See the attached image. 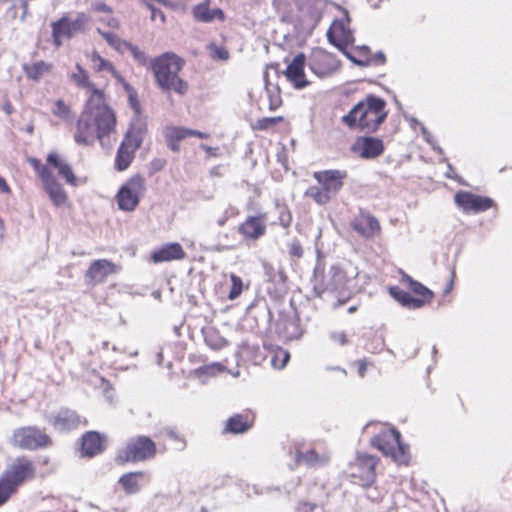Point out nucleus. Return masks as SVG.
Returning a JSON list of instances; mask_svg holds the SVG:
<instances>
[{"label":"nucleus","mask_w":512,"mask_h":512,"mask_svg":"<svg viewBox=\"0 0 512 512\" xmlns=\"http://www.w3.org/2000/svg\"><path fill=\"white\" fill-rule=\"evenodd\" d=\"M92 8L94 11L102 13L104 15L113 13V10L110 6H108L105 3L100 2V1H96V2L92 3Z\"/></svg>","instance_id":"obj_53"},{"label":"nucleus","mask_w":512,"mask_h":512,"mask_svg":"<svg viewBox=\"0 0 512 512\" xmlns=\"http://www.w3.org/2000/svg\"><path fill=\"white\" fill-rule=\"evenodd\" d=\"M29 162L33 165V167L35 168V170L38 172L39 175L41 173V170L43 168H45L44 166L41 165L40 161L35 158H31L29 160Z\"/></svg>","instance_id":"obj_58"},{"label":"nucleus","mask_w":512,"mask_h":512,"mask_svg":"<svg viewBox=\"0 0 512 512\" xmlns=\"http://www.w3.org/2000/svg\"><path fill=\"white\" fill-rule=\"evenodd\" d=\"M188 128L184 127H169L166 129L165 136L166 139H172L176 141H181L187 137H189Z\"/></svg>","instance_id":"obj_41"},{"label":"nucleus","mask_w":512,"mask_h":512,"mask_svg":"<svg viewBox=\"0 0 512 512\" xmlns=\"http://www.w3.org/2000/svg\"><path fill=\"white\" fill-rule=\"evenodd\" d=\"M97 32L107 41V43L120 53L125 52L128 41L122 40L118 35L112 32H106L97 28Z\"/></svg>","instance_id":"obj_35"},{"label":"nucleus","mask_w":512,"mask_h":512,"mask_svg":"<svg viewBox=\"0 0 512 512\" xmlns=\"http://www.w3.org/2000/svg\"><path fill=\"white\" fill-rule=\"evenodd\" d=\"M265 90L267 93L268 101H269V109L271 111L276 110L282 104V99L280 96V90L277 86H271L267 80V73H265Z\"/></svg>","instance_id":"obj_33"},{"label":"nucleus","mask_w":512,"mask_h":512,"mask_svg":"<svg viewBox=\"0 0 512 512\" xmlns=\"http://www.w3.org/2000/svg\"><path fill=\"white\" fill-rule=\"evenodd\" d=\"M371 443L385 456H390L399 464H405L409 460L408 447L401 443L400 433L394 428L381 431Z\"/></svg>","instance_id":"obj_5"},{"label":"nucleus","mask_w":512,"mask_h":512,"mask_svg":"<svg viewBox=\"0 0 512 512\" xmlns=\"http://www.w3.org/2000/svg\"><path fill=\"white\" fill-rule=\"evenodd\" d=\"M281 121H283V117L282 116L264 117V118L258 119L256 121V123L253 125V129H256V130H267L270 127L278 124Z\"/></svg>","instance_id":"obj_42"},{"label":"nucleus","mask_w":512,"mask_h":512,"mask_svg":"<svg viewBox=\"0 0 512 512\" xmlns=\"http://www.w3.org/2000/svg\"><path fill=\"white\" fill-rule=\"evenodd\" d=\"M99 21L112 29H118L120 26L118 19H116L112 14H105L103 17L99 18Z\"/></svg>","instance_id":"obj_52"},{"label":"nucleus","mask_w":512,"mask_h":512,"mask_svg":"<svg viewBox=\"0 0 512 512\" xmlns=\"http://www.w3.org/2000/svg\"><path fill=\"white\" fill-rule=\"evenodd\" d=\"M185 252L179 243H169L155 250L151 258L155 263L180 260L185 257Z\"/></svg>","instance_id":"obj_21"},{"label":"nucleus","mask_w":512,"mask_h":512,"mask_svg":"<svg viewBox=\"0 0 512 512\" xmlns=\"http://www.w3.org/2000/svg\"><path fill=\"white\" fill-rule=\"evenodd\" d=\"M249 428V423L241 415L232 416L226 422V430L235 434L244 433Z\"/></svg>","instance_id":"obj_34"},{"label":"nucleus","mask_w":512,"mask_h":512,"mask_svg":"<svg viewBox=\"0 0 512 512\" xmlns=\"http://www.w3.org/2000/svg\"><path fill=\"white\" fill-rule=\"evenodd\" d=\"M119 267L107 259L95 260L86 272V278L93 284L102 283L109 275L119 271Z\"/></svg>","instance_id":"obj_13"},{"label":"nucleus","mask_w":512,"mask_h":512,"mask_svg":"<svg viewBox=\"0 0 512 512\" xmlns=\"http://www.w3.org/2000/svg\"><path fill=\"white\" fill-rule=\"evenodd\" d=\"M220 365L219 364H212L200 367L199 369L195 370V374L201 376V375H208L213 376L216 374V372L220 371Z\"/></svg>","instance_id":"obj_48"},{"label":"nucleus","mask_w":512,"mask_h":512,"mask_svg":"<svg viewBox=\"0 0 512 512\" xmlns=\"http://www.w3.org/2000/svg\"><path fill=\"white\" fill-rule=\"evenodd\" d=\"M148 8L151 10L152 20L156 19L157 17H159L161 21L165 20L164 13L160 9L155 8L153 5H151V7Z\"/></svg>","instance_id":"obj_55"},{"label":"nucleus","mask_w":512,"mask_h":512,"mask_svg":"<svg viewBox=\"0 0 512 512\" xmlns=\"http://www.w3.org/2000/svg\"><path fill=\"white\" fill-rule=\"evenodd\" d=\"M230 280L232 282V287L229 292V299L234 300L242 293L243 282L241 278L235 274L230 275Z\"/></svg>","instance_id":"obj_43"},{"label":"nucleus","mask_w":512,"mask_h":512,"mask_svg":"<svg viewBox=\"0 0 512 512\" xmlns=\"http://www.w3.org/2000/svg\"><path fill=\"white\" fill-rule=\"evenodd\" d=\"M139 148V140H127L121 143L116 155V168L124 171L134 159V153Z\"/></svg>","instance_id":"obj_18"},{"label":"nucleus","mask_w":512,"mask_h":512,"mask_svg":"<svg viewBox=\"0 0 512 512\" xmlns=\"http://www.w3.org/2000/svg\"><path fill=\"white\" fill-rule=\"evenodd\" d=\"M167 142H168V146L171 150L173 151H179V141H176V140H172V139H167Z\"/></svg>","instance_id":"obj_61"},{"label":"nucleus","mask_w":512,"mask_h":512,"mask_svg":"<svg viewBox=\"0 0 512 512\" xmlns=\"http://www.w3.org/2000/svg\"><path fill=\"white\" fill-rule=\"evenodd\" d=\"M385 107L386 102L383 99L369 95L357 103L341 120L350 129L373 133L387 117Z\"/></svg>","instance_id":"obj_2"},{"label":"nucleus","mask_w":512,"mask_h":512,"mask_svg":"<svg viewBox=\"0 0 512 512\" xmlns=\"http://www.w3.org/2000/svg\"><path fill=\"white\" fill-rule=\"evenodd\" d=\"M52 113L64 121H71L73 114L71 109L63 100H57L52 108Z\"/></svg>","instance_id":"obj_38"},{"label":"nucleus","mask_w":512,"mask_h":512,"mask_svg":"<svg viewBox=\"0 0 512 512\" xmlns=\"http://www.w3.org/2000/svg\"><path fill=\"white\" fill-rule=\"evenodd\" d=\"M23 69L27 75L28 78L30 79H33V80H38L40 79L46 72L49 71L50 69V65L43 62V61H39V62H35L31 65H28V64H25L23 66Z\"/></svg>","instance_id":"obj_32"},{"label":"nucleus","mask_w":512,"mask_h":512,"mask_svg":"<svg viewBox=\"0 0 512 512\" xmlns=\"http://www.w3.org/2000/svg\"><path fill=\"white\" fill-rule=\"evenodd\" d=\"M71 79L78 87L85 89L89 96H93L96 92H103L90 80L88 72L80 64L76 65V71L71 74Z\"/></svg>","instance_id":"obj_26"},{"label":"nucleus","mask_w":512,"mask_h":512,"mask_svg":"<svg viewBox=\"0 0 512 512\" xmlns=\"http://www.w3.org/2000/svg\"><path fill=\"white\" fill-rule=\"evenodd\" d=\"M205 343L214 350H219L227 345L226 339L215 328L203 330Z\"/></svg>","instance_id":"obj_31"},{"label":"nucleus","mask_w":512,"mask_h":512,"mask_svg":"<svg viewBox=\"0 0 512 512\" xmlns=\"http://www.w3.org/2000/svg\"><path fill=\"white\" fill-rule=\"evenodd\" d=\"M327 38L330 43L337 47H340V42L350 44L354 41L352 31L343 20L333 22L327 32Z\"/></svg>","instance_id":"obj_20"},{"label":"nucleus","mask_w":512,"mask_h":512,"mask_svg":"<svg viewBox=\"0 0 512 512\" xmlns=\"http://www.w3.org/2000/svg\"><path fill=\"white\" fill-rule=\"evenodd\" d=\"M130 101H131V104H132V107L135 111L136 114L139 113V105H138V102L136 101L135 98H133L131 95H130Z\"/></svg>","instance_id":"obj_64"},{"label":"nucleus","mask_w":512,"mask_h":512,"mask_svg":"<svg viewBox=\"0 0 512 512\" xmlns=\"http://www.w3.org/2000/svg\"><path fill=\"white\" fill-rule=\"evenodd\" d=\"M357 272H352L349 276L347 271L342 269L339 266H331L329 272L327 274V278L324 283V288L322 290L325 291H340L345 288L346 283L350 277H355Z\"/></svg>","instance_id":"obj_17"},{"label":"nucleus","mask_w":512,"mask_h":512,"mask_svg":"<svg viewBox=\"0 0 512 512\" xmlns=\"http://www.w3.org/2000/svg\"><path fill=\"white\" fill-rule=\"evenodd\" d=\"M321 187L333 198L343 186L345 174L338 170L320 171L314 174Z\"/></svg>","instance_id":"obj_15"},{"label":"nucleus","mask_w":512,"mask_h":512,"mask_svg":"<svg viewBox=\"0 0 512 512\" xmlns=\"http://www.w3.org/2000/svg\"><path fill=\"white\" fill-rule=\"evenodd\" d=\"M211 11L207 3L199 4L194 7L193 15L198 21L208 23L213 21Z\"/></svg>","instance_id":"obj_40"},{"label":"nucleus","mask_w":512,"mask_h":512,"mask_svg":"<svg viewBox=\"0 0 512 512\" xmlns=\"http://www.w3.org/2000/svg\"><path fill=\"white\" fill-rule=\"evenodd\" d=\"M408 281H409V285H410V289L417 295L421 296L422 299L421 300H424L425 301H429L432 299L433 297V293L432 291H430L427 287H425L424 285H422L421 283L413 280L412 278L410 277H407Z\"/></svg>","instance_id":"obj_39"},{"label":"nucleus","mask_w":512,"mask_h":512,"mask_svg":"<svg viewBox=\"0 0 512 512\" xmlns=\"http://www.w3.org/2000/svg\"><path fill=\"white\" fill-rule=\"evenodd\" d=\"M47 162L57 169L58 174L63 177L68 184L72 186L77 185V178L74 175L71 166L57 153H50L47 157Z\"/></svg>","instance_id":"obj_25"},{"label":"nucleus","mask_w":512,"mask_h":512,"mask_svg":"<svg viewBox=\"0 0 512 512\" xmlns=\"http://www.w3.org/2000/svg\"><path fill=\"white\" fill-rule=\"evenodd\" d=\"M200 148L203 149L204 151H206V153L209 156H216L217 155V151H218L217 147H210V146H208L206 144H201Z\"/></svg>","instance_id":"obj_56"},{"label":"nucleus","mask_w":512,"mask_h":512,"mask_svg":"<svg viewBox=\"0 0 512 512\" xmlns=\"http://www.w3.org/2000/svg\"><path fill=\"white\" fill-rule=\"evenodd\" d=\"M145 476L144 471L128 472L119 478L118 483L126 494H136L141 490Z\"/></svg>","instance_id":"obj_23"},{"label":"nucleus","mask_w":512,"mask_h":512,"mask_svg":"<svg viewBox=\"0 0 512 512\" xmlns=\"http://www.w3.org/2000/svg\"><path fill=\"white\" fill-rule=\"evenodd\" d=\"M116 117L106 103L104 93L96 92L89 96L78 122L74 140L81 145H91L95 140L102 141L114 131Z\"/></svg>","instance_id":"obj_1"},{"label":"nucleus","mask_w":512,"mask_h":512,"mask_svg":"<svg viewBox=\"0 0 512 512\" xmlns=\"http://www.w3.org/2000/svg\"><path fill=\"white\" fill-rule=\"evenodd\" d=\"M34 474V463L28 457L22 456L12 460L0 477V505L4 504L25 481L32 479Z\"/></svg>","instance_id":"obj_4"},{"label":"nucleus","mask_w":512,"mask_h":512,"mask_svg":"<svg viewBox=\"0 0 512 512\" xmlns=\"http://www.w3.org/2000/svg\"><path fill=\"white\" fill-rule=\"evenodd\" d=\"M188 131L190 132L189 133V137L190 136H196V137L201 138V139H206V138L209 137V134L203 133V132H200V131H197V130L188 129Z\"/></svg>","instance_id":"obj_57"},{"label":"nucleus","mask_w":512,"mask_h":512,"mask_svg":"<svg viewBox=\"0 0 512 512\" xmlns=\"http://www.w3.org/2000/svg\"><path fill=\"white\" fill-rule=\"evenodd\" d=\"M420 130H421V134H422V137L424 138V140L427 143H429L434 150H436L439 153H441L442 152L441 148L436 146L435 141L433 140V137H432L431 133L427 130V128L423 124H420Z\"/></svg>","instance_id":"obj_51"},{"label":"nucleus","mask_w":512,"mask_h":512,"mask_svg":"<svg viewBox=\"0 0 512 512\" xmlns=\"http://www.w3.org/2000/svg\"><path fill=\"white\" fill-rule=\"evenodd\" d=\"M40 178L53 204L58 207L64 206L67 203V194L52 173L47 168H43Z\"/></svg>","instance_id":"obj_12"},{"label":"nucleus","mask_w":512,"mask_h":512,"mask_svg":"<svg viewBox=\"0 0 512 512\" xmlns=\"http://www.w3.org/2000/svg\"><path fill=\"white\" fill-rule=\"evenodd\" d=\"M292 215L290 211L286 207H282L279 211V223L284 228H287L291 225Z\"/></svg>","instance_id":"obj_49"},{"label":"nucleus","mask_w":512,"mask_h":512,"mask_svg":"<svg viewBox=\"0 0 512 512\" xmlns=\"http://www.w3.org/2000/svg\"><path fill=\"white\" fill-rule=\"evenodd\" d=\"M230 210H232V209L230 208ZM229 216H230V215H229V209H227V210L224 212L223 216H222V217H220V218L218 219V221H217L218 225H219V226H223V225L227 222V220H228Z\"/></svg>","instance_id":"obj_60"},{"label":"nucleus","mask_w":512,"mask_h":512,"mask_svg":"<svg viewBox=\"0 0 512 512\" xmlns=\"http://www.w3.org/2000/svg\"><path fill=\"white\" fill-rule=\"evenodd\" d=\"M102 450V440L97 432H87L82 438V451L87 456H93Z\"/></svg>","instance_id":"obj_27"},{"label":"nucleus","mask_w":512,"mask_h":512,"mask_svg":"<svg viewBox=\"0 0 512 512\" xmlns=\"http://www.w3.org/2000/svg\"><path fill=\"white\" fill-rule=\"evenodd\" d=\"M156 453L155 443L146 436L131 439L118 458L124 462L144 461L152 458Z\"/></svg>","instance_id":"obj_7"},{"label":"nucleus","mask_w":512,"mask_h":512,"mask_svg":"<svg viewBox=\"0 0 512 512\" xmlns=\"http://www.w3.org/2000/svg\"><path fill=\"white\" fill-rule=\"evenodd\" d=\"M238 232L246 239H259L266 232V214L247 217L238 227Z\"/></svg>","instance_id":"obj_14"},{"label":"nucleus","mask_w":512,"mask_h":512,"mask_svg":"<svg viewBox=\"0 0 512 512\" xmlns=\"http://www.w3.org/2000/svg\"><path fill=\"white\" fill-rule=\"evenodd\" d=\"M353 153L364 159H374L384 151L383 141L376 137H358L351 146Z\"/></svg>","instance_id":"obj_10"},{"label":"nucleus","mask_w":512,"mask_h":512,"mask_svg":"<svg viewBox=\"0 0 512 512\" xmlns=\"http://www.w3.org/2000/svg\"><path fill=\"white\" fill-rule=\"evenodd\" d=\"M352 228L363 237L369 238L380 231V224L375 217L365 214L352 222Z\"/></svg>","instance_id":"obj_22"},{"label":"nucleus","mask_w":512,"mask_h":512,"mask_svg":"<svg viewBox=\"0 0 512 512\" xmlns=\"http://www.w3.org/2000/svg\"><path fill=\"white\" fill-rule=\"evenodd\" d=\"M128 50L132 56L134 57V59L141 65H146L147 63V60H148V57L147 55L145 54V52H143L142 50H140L137 46L133 45L132 43L128 42L126 48H125V51Z\"/></svg>","instance_id":"obj_44"},{"label":"nucleus","mask_w":512,"mask_h":512,"mask_svg":"<svg viewBox=\"0 0 512 512\" xmlns=\"http://www.w3.org/2000/svg\"><path fill=\"white\" fill-rule=\"evenodd\" d=\"M290 355L285 350H280L278 354L273 358L272 364L273 366L282 369L286 366L287 362L289 361Z\"/></svg>","instance_id":"obj_46"},{"label":"nucleus","mask_w":512,"mask_h":512,"mask_svg":"<svg viewBox=\"0 0 512 512\" xmlns=\"http://www.w3.org/2000/svg\"><path fill=\"white\" fill-rule=\"evenodd\" d=\"M289 253L290 255L300 258L303 255L302 246L298 241H293L289 244Z\"/></svg>","instance_id":"obj_54"},{"label":"nucleus","mask_w":512,"mask_h":512,"mask_svg":"<svg viewBox=\"0 0 512 512\" xmlns=\"http://www.w3.org/2000/svg\"><path fill=\"white\" fill-rule=\"evenodd\" d=\"M146 189L145 179L140 175L132 176L119 189L116 199L118 206L123 211H134L139 204L140 197Z\"/></svg>","instance_id":"obj_6"},{"label":"nucleus","mask_w":512,"mask_h":512,"mask_svg":"<svg viewBox=\"0 0 512 512\" xmlns=\"http://www.w3.org/2000/svg\"><path fill=\"white\" fill-rule=\"evenodd\" d=\"M208 49L214 59L227 60L229 58V52L223 47L217 46L216 44H210Z\"/></svg>","instance_id":"obj_45"},{"label":"nucleus","mask_w":512,"mask_h":512,"mask_svg":"<svg viewBox=\"0 0 512 512\" xmlns=\"http://www.w3.org/2000/svg\"><path fill=\"white\" fill-rule=\"evenodd\" d=\"M211 14L213 16V20L215 18H218L221 21H223L225 19L224 12L221 9H213L211 11Z\"/></svg>","instance_id":"obj_59"},{"label":"nucleus","mask_w":512,"mask_h":512,"mask_svg":"<svg viewBox=\"0 0 512 512\" xmlns=\"http://www.w3.org/2000/svg\"><path fill=\"white\" fill-rule=\"evenodd\" d=\"M11 443L22 449L35 450L47 446L50 438L35 427H23L14 431Z\"/></svg>","instance_id":"obj_9"},{"label":"nucleus","mask_w":512,"mask_h":512,"mask_svg":"<svg viewBox=\"0 0 512 512\" xmlns=\"http://www.w3.org/2000/svg\"><path fill=\"white\" fill-rule=\"evenodd\" d=\"M329 338L336 344L344 346L348 343L347 335L344 331H331Z\"/></svg>","instance_id":"obj_47"},{"label":"nucleus","mask_w":512,"mask_h":512,"mask_svg":"<svg viewBox=\"0 0 512 512\" xmlns=\"http://www.w3.org/2000/svg\"><path fill=\"white\" fill-rule=\"evenodd\" d=\"M89 17L84 13H79L74 20L63 17L52 24L54 44L59 47L63 38H71L77 33L85 30L89 22Z\"/></svg>","instance_id":"obj_8"},{"label":"nucleus","mask_w":512,"mask_h":512,"mask_svg":"<svg viewBox=\"0 0 512 512\" xmlns=\"http://www.w3.org/2000/svg\"><path fill=\"white\" fill-rule=\"evenodd\" d=\"M10 191L6 181L0 177V192L8 193Z\"/></svg>","instance_id":"obj_62"},{"label":"nucleus","mask_w":512,"mask_h":512,"mask_svg":"<svg viewBox=\"0 0 512 512\" xmlns=\"http://www.w3.org/2000/svg\"><path fill=\"white\" fill-rule=\"evenodd\" d=\"M304 66H305V55L299 53L296 55L292 62L288 65L285 75L289 81H291L295 88L301 89L308 85V81L305 79L304 75Z\"/></svg>","instance_id":"obj_16"},{"label":"nucleus","mask_w":512,"mask_h":512,"mask_svg":"<svg viewBox=\"0 0 512 512\" xmlns=\"http://www.w3.org/2000/svg\"><path fill=\"white\" fill-rule=\"evenodd\" d=\"M146 132V124L141 119H136L132 125L130 130L127 132L125 139L127 140H139V146L143 141V137Z\"/></svg>","instance_id":"obj_36"},{"label":"nucleus","mask_w":512,"mask_h":512,"mask_svg":"<svg viewBox=\"0 0 512 512\" xmlns=\"http://www.w3.org/2000/svg\"><path fill=\"white\" fill-rule=\"evenodd\" d=\"M378 459L368 454H358L356 459V466L362 470L361 477L365 480L367 485H370L375 481V468L377 466Z\"/></svg>","instance_id":"obj_24"},{"label":"nucleus","mask_w":512,"mask_h":512,"mask_svg":"<svg viewBox=\"0 0 512 512\" xmlns=\"http://www.w3.org/2000/svg\"><path fill=\"white\" fill-rule=\"evenodd\" d=\"M305 195L312 198L319 205H324L331 200V196L322 187L317 186L309 187Z\"/></svg>","instance_id":"obj_37"},{"label":"nucleus","mask_w":512,"mask_h":512,"mask_svg":"<svg viewBox=\"0 0 512 512\" xmlns=\"http://www.w3.org/2000/svg\"><path fill=\"white\" fill-rule=\"evenodd\" d=\"M454 200L464 211H473L475 213L486 211L491 208L493 204V201L488 197H482L464 191L456 193Z\"/></svg>","instance_id":"obj_11"},{"label":"nucleus","mask_w":512,"mask_h":512,"mask_svg":"<svg viewBox=\"0 0 512 512\" xmlns=\"http://www.w3.org/2000/svg\"><path fill=\"white\" fill-rule=\"evenodd\" d=\"M80 417L76 412L69 409H61L49 422L58 431H68L80 424Z\"/></svg>","instance_id":"obj_19"},{"label":"nucleus","mask_w":512,"mask_h":512,"mask_svg":"<svg viewBox=\"0 0 512 512\" xmlns=\"http://www.w3.org/2000/svg\"><path fill=\"white\" fill-rule=\"evenodd\" d=\"M166 434H167L170 438H172V439H174V440H179V441L183 442V440L178 436V434H177L174 430H172V429H167V430H166Z\"/></svg>","instance_id":"obj_63"},{"label":"nucleus","mask_w":512,"mask_h":512,"mask_svg":"<svg viewBox=\"0 0 512 512\" xmlns=\"http://www.w3.org/2000/svg\"><path fill=\"white\" fill-rule=\"evenodd\" d=\"M296 462L298 464H305L308 467L317 468L324 466L328 462V457L326 455H319L314 450H309L306 453L298 451Z\"/></svg>","instance_id":"obj_28"},{"label":"nucleus","mask_w":512,"mask_h":512,"mask_svg":"<svg viewBox=\"0 0 512 512\" xmlns=\"http://www.w3.org/2000/svg\"><path fill=\"white\" fill-rule=\"evenodd\" d=\"M318 508V505L313 502L299 501L295 507L296 512H313Z\"/></svg>","instance_id":"obj_50"},{"label":"nucleus","mask_w":512,"mask_h":512,"mask_svg":"<svg viewBox=\"0 0 512 512\" xmlns=\"http://www.w3.org/2000/svg\"><path fill=\"white\" fill-rule=\"evenodd\" d=\"M89 58L92 62V67L95 71L97 72H108L110 73L114 78H116L117 80H121L122 81V77L120 76V74L117 72V70L115 69V67L113 66V64L102 58L98 52L96 51H93L90 55H89Z\"/></svg>","instance_id":"obj_29"},{"label":"nucleus","mask_w":512,"mask_h":512,"mask_svg":"<svg viewBox=\"0 0 512 512\" xmlns=\"http://www.w3.org/2000/svg\"><path fill=\"white\" fill-rule=\"evenodd\" d=\"M390 294L403 306L418 309L424 305V300L413 297L410 293L403 291L397 287L390 289Z\"/></svg>","instance_id":"obj_30"},{"label":"nucleus","mask_w":512,"mask_h":512,"mask_svg":"<svg viewBox=\"0 0 512 512\" xmlns=\"http://www.w3.org/2000/svg\"><path fill=\"white\" fill-rule=\"evenodd\" d=\"M183 65L184 60L174 53H164L152 60L151 69L159 87L165 91L184 94L188 84L178 76Z\"/></svg>","instance_id":"obj_3"}]
</instances>
